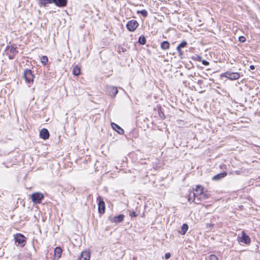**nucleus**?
I'll use <instances>...</instances> for the list:
<instances>
[{"label":"nucleus","instance_id":"f257e3e1","mask_svg":"<svg viewBox=\"0 0 260 260\" xmlns=\"http://www.w3.org/2000/svg\"><path fill=\"white\" fill-rule=\"evenodd\" d=\"M23 77L26 83H31L34 81V76L30 70H25L23 72Z\"/></svg>","mask_w":260,"mask_h":260},{"label":"nucleus","instance_id":"f03ea898","mask_svg":"<svg viewBox=\"0 0 260 260\" xmlns=\"http://www.w3.org/2000/svg\"><path fill=\"white\" fill-rule=\"evenodd\" d=\"M238 240L239 242L243 243L244 244H249L251 242L250 237L247 235L244 231L241 232V236L239 235Z\"/></svg>","mask_w":260,"mask_h":260},{"label":"nucleus","instance_id":"7ed1b4c3","mask_svg":"<svg viewBox=\"0 0 260 260\" xmlns=\"http://www.w3.org/2000/svg\"><path fill=\"white\" fill-rule=\"evenodd\" d=\"M15 242L23 247L26 243V238L21 234H17L14 236Z\"/></svg>","mask_w":260,"mask_h":260},{"label":"nucleus","instance_id":"20e7f679","mask_svg":"<svg viewBox=\"0 0 260 260\" xmlns=\"http://www.w3.org/2000/svg\"><path fill=\"white\" fill-rule=\"evenodd\" d=\"M44 198V195L41 192H35L31 196V199L35 203H40L41 200Z\"/></svg>","mask_w":260,"mask_h":260},{"label":"nucleus","instance_id":"39448f33","mask_svg":"<svg viewBox=\"0 0 260 260\" xmlns=\"http://www.w3.org/2000/svg\"><path fill=\"white\" fill-rule=\"evenodd\" d=\"M97 201L98 203V210L100 214H103L105 212V204L104 202L103 198L99 196L97 198Z\"/></svg>","mask_w":260,"mask_h":260},{"label":"nucleus","instance_id":"423d86ee","mask_svg":"<svg viewBox=\"0 0 260 260\" xmlns=\"http://www.w3.org/2000/svg\"><path fill=\"white\" fill-rule=\"evenodd\" d=\"M223 76L230 80H236L239 78L240 75L236 72H226L223 74Z\"/></svg>","mask_w":260,"mask_h":260},{"label":"nucleus","instance_id":"0eeeda50","mask_svg":"<svg viewBox=\"0 0 260 260\" xmlns=\"http://www.w3.org/2000/svg\"><path fill=\"white\" fill-rule=\"evenodd\" d=\"M138 25L139 23L136 20H131L127 22L126 27L129 31H134Z\"/></svg>","mask_w":260,"mask_h":260},{"label":"nucleus","instance_id":"6e6552de","mask_svg":"<svg viewBox=\"0 0 260 260\" xmlns=\"http://www.w3.org/2000/svg\"><path fill=\"white\" fill-rule=\"evenodd\" d=\"M124 217V216L123 214H120L116 216H110L109 219L111 222L117 223L122 221Z\"/></svg>","mask_w":260,"mask_h":260},{"label":"nucleus","instance_id":"1a4fd4ad","mask_svg":"<svg viewBox=\"0 0 260 260\" xmlns=\"http://www.w3.org/2000/svg\"><path fill=\"white\" fill-rule=\"evenodd\" d=\"M90 253L88 251L82 252L80 256L76 260H89Z\"/></svg>","mask_w":260,"mask_h":260},{"label":"nucleus","instance_id":"9d476101","mask_svg":"<svg viewBox=\"0 0 260 260\" xmlns=\"http://www.w3.org/2000/svg\"><path fill=\"white\" fill-rule=\"evenodd\" d=\"M40 136L44 140L48 139L49 137V133L48 131L46 128H43L40 132Z\"/></svg>","mask_w":260,"mask_h":260},{"label":"nucleus","instance_id":"9b49d317","mask_svg":"<svg viewBox=\"0 0 260 260\" xmlns=\"http://www.w3.org/2000/svg\"><path fill=\"white\" fill-rule=\"evenodd\" d=\"M55 2V0H39V4L41 7H46L48 4L54 3Z\"/></svg>","mask_w":260,"mask_h":260},{"label":"nucleus","instance_id":"f8f14e48","mask_svg":"<svg viewBox=\"0 0 260 260\" xmlns=\"http://www.w3.org/2000/svg\"><path fill=\"white\" fill-rule=\"evenodd\" d=\"M108 90L111 96H115L118 93V90L117 88L114 86L108 87Z\"/></svg>","mask_w":260,"mask_h":260},{"label":"nucleus","instance_id":"ddd939ff","mask_svg":"<svg viewBox=\"0 0 260 260\" xmlns=\"http://www.w3.org/2000/svg\"><path fill=\"white\" fill-rule=\"evenodd\" d=\"M112 128L116 131L119 134L122 135L124 134V131L119 125L114 123H111Z\"/></svg>","mask_w":260,"mask_h":260},{"label":"nucleus","instance_id":"4468645a","mask_svg":"<svg viewBox=\"0 0 260 260\" xmlns=\"http://www.w3.org/2000/svg\"><path fill=\"white\" fill-rule=\"evenodd\" d=\"M55 2H54L55 5L58 7H65L67 4V0H55Z\"/></svg>","mask_w":260,"mask_h":260},{"label":"nucleus","instance_id":"2eb2a0df","mask_svg":"<svg viewBox=\"0 0 260 260\" xmlns=\"http://www.w3.org/2000/svg\"><path fill=\"white\" fill-rule=\"evenodd\" d=\"M54 255L57 258L60 257L62 254V249L60 247H57L54 249Z\"/></svg>","mask_w":260,"mask_h":260},{"label":"nucleus","instance_id":"dca6fc26","mask_svg":"<svg viewBox=\"0 0 260 260\" xmlns=\"http://www.w3.org/2000/svg\"><path fill=\"white\" fill-rule=\"evenodd\" d=\"M227 175V173L226 172H223L221 173H219L214 176L213 177L212 179L213 180H220L224 177H225Z\"/></svg>","mask_w":260,"mask_h":260},{"label":"nucleus","instance_id":"f3484780","mask_svg":"<svg viewBox=\"0 0 260 260\" xmlns=\"http://www.w3.org/2000/svg\"><path fill=\"white\" fill-rule=\"evenodd\" d=\"M197 194L195 193L194 192H190L189 193L188 197V201L190 202L191 200L194 201L196 200H197V199L198 197H197Z\"/></svg>","mask_w":260,"mask_h":260},{"label":"nucleus","instance_id":"a211bd4d","mask_svg":"<svg viewBox=\"0 0 260 260\" xmlns=\"http://www.w3.org/2000/svg\"><path fill=\"white\" fill-rule=\"evenodd\" d=\"M204 188L201 185H197V187L195 189V193L197 194V197H198L199 196H200L201 194H202L203 192Z\"/></svg>","mask_w":260,"mask_h":260},{"label":"nucleus","instance_id":"6ab92c4d","mask_svg":"<svg viewBox=\"0 0 260 260\" xmlns=\"http://www.w3.org/2000/svg\"><path fill=\"white\" fill-rule=\"evenodd\" d=\"M8 50L13 54V55L9 56V58L11 59H13L14 55L17 52L16 49L13 46H11L8 47Z\"/></svg>","mask_w":260,"mask_h":260},{"label":"nucleus","instance_id":"aec40b11","mask_svg":"<svg viewBox=\"0 0 260 260\" xmlns=\"http://www.w3.org/2000/svg\"><path fill=\"white\" fill-rule=\"evenodd\" d=\"M209 195L208 193H207L206 192H204V191H203L202 194H201L200 196H199L198 198L197 199V200L200 201L202 199H203V200L207 199L209 198Z\"/></svg>","mask_w":260,"mask_h":260},{"label":"nucleus","instance_id":"412c9836","mask_svg":"<svg viewBox=\"0 0 260 260\" xmlns=\"http://www.w3.org/2000/svg\"><path fill=\"white\" fill-rule=\"evenodd\" d=\"M170 44L168 41H163L161 43V48L163 50H166L169 48Z\"/></svg>","mask_w":260,"mask_h":260},{"label":"nucleus","instance_id":"4be33fe9","mask_svg":"<svg viewBox=\"0 0 260 260\" xmlns=\"http://www.w3.org/2000/svg\"><path fill=\"white\" fill-rule=\"evenodd\" d=\"M73 74L75 76H78L80 74V69L78 66H75L73 70Z\"/></svg>","mask_w":260,"mask_h":260},{"label":"nucleus","instance_id":"5701e85b","mask_svg":"<svg viewBox=\"0 0 260 260\" xmlns=\"http://www.w3.org/2000/svg\"><path fill=\"white\" fill-rule=\"evenodd\" d=\"M188 230V225L186 224H183L182 226L181 234L184 235L186 233Z\"/></svg>","mask_w":260,"mask_h":260},{"label":"nucleus","instance_id":"b1692460","mask_svg":"<svg viewBox=\"0 0 260 260\" xmlns=\"http://www.w3.org/2000/svg\"><path fill=\"white\" fill-rule=\"evenodd\" d=\"M139 42L142 45H144L146 43V39L144 36H141L139 37Z\"/></svg>","mask_w":260,"mask_h":260},{"label":"nucleus","instance_id":"393cba45","mask_svg":"<svg viewBox=\"0 0 260 260\" xmlns=\"http://www.w3.org/2000/svg\"><path fill=\"white\" fill-rule=\"evenodd\" d=\"M41 61L43 64H46L48 61V57L46 56H42L41 58Z\"/></svg>","mask_w":260,"mask_h":260},{"label":"nucleus","instance_id":"a878e982","mask_svg":"<svg viewBox=\"0 0 260 260\" xmlns=\"http://www.w3.org/2000/svg\"><path fill=\"white\" fill-rule=\"evenodd\" d=\"M137 13L141 14L144 17H146L148 15L147 11L145 10L138 11Z\"/></svg>","mask_w":260,"mask_h":260},{"label":"nucleus","instance_id":"bb28decb","mask_svg":"<svg viewBox=\"0 0 260 260\" xmlns=\"http://www.w3.org/2000/svg\"><path fill=\"white\" fill-rule=\"evenodd\" d=\"M187 43L185 41L182 42L177 47V50H179V48H183L186 47Z\"/></svg>","mask_w":260,"mask_h":260},{"label":"nucleus","instance_id":"cd10ccee","mask_svg":"<svg viewBox=\"0 0 260 260\" xmlns=\"http://www.w3.org/2000/svg\"><path fill=\"white\" fill-rule=\"evenodd\" d=\"M208 260H218V258L215 255L211 254L209 256Z\"/></svg>","mask_w":260,"mask_h":260},{"label":"nucleus","instance_id":"c85d7f7f","mask_svg":"<svg viewBox=\"0 0 260 260\" xmlns=\"http://www.w3.org/2000/svg\"><path fill=\"white\" fill-rule=\"evenodd\" d=\"M239 41L240 42L244 43L246 41V38L244 36H240L239 38Z\"/></svg>","mask_w":260,"mask_h":260},{"label":"nucleus","instance_id":"c756f323","mask_svg":"<svg viewBox=\"0 0 260 260\" xmlns=\"http://www.w3.org/2000/svg\"><path fill=\"white\" fill-rule=\"evenodd\" d=\"M165 256L166 259H169L171 256V254L169 252L166 253L165 255Z\"/></svg>","mask_w":260,"mask_h":260},{"label":"nucleus","instance_id":"7c9ffc66","mask_svg":"<svg viewBox=\"0 0 260 260\" xmlns=\"http://www.w3.org/2000/svg\"><path fill=\"white\" fill-rule=\"evenodd\" d=\"M179 53V55L180 56H182V55H183V52L181 51V48H179V50H177Z\"/></svg>","mask_w":260,"mask_h":260},{"label":"nucleus","instance_id":"2f4dec72","mask_svg":"<svg viewBox=\"0 0 260 260\" xmlns=\"http://www.w3.org/2000/svg\"><path fill=\"white\" fill-rule=\"evenodd\" d=\"M202 63H203V64L205 65V66H208L209 64V62L205 60H203L202 61Z\"/></svg>","mask_w":260,"mask_h":260},{"label":"nucleus","instance_id":"473e14b6","mask_svg":"<svg viewBox=\"0 0 260 260\" xmlns=\"http://www.w3.org/2000/svg\"><path fill=\"white\" fill-rule=\"evenodd\" d=\"M130 216L131 217H136L137 216V214H136L135 212H133L132 213H130Z\"/></svg>","mask_w":260,"mask_h":260},{"label":"nucleus","instance_id":"72a5a7b5","mask_svg":"<svg viewBox=\"0 0 260 260\" xmlns=\"http://www.w3.org/2000/svg\"><path fill=\"white\" fill-rule=\"evenodd\" d=\"M255 69V67L253 65H251L250 66V70H254Z\"/></svg>","mask_w":260,"mask_h":260},{"label":"nucleus","instance_id":"f704fd0d","mask_svg":"<svg viewBox=\"0 0 260 260\" xmlns=\"http://www.w3.org/2000/svg\"><path fill=\"white\" fill-rule=\"evenodd\" d=\"M234 173L236 174L239 175L240 174V171H236L235 172H234Z\"/></svg>","mask_w":260,"mask_h":260},{"label":"nucleus","instance_id":"c9c22d12","mask_svg":"<svg viewBox=\"0 0 260 260\" xmlns=\"http://www.w3.org/2000/svg\"><path fill=\"white\" fill-rule=\"evenodd\" d=\"M207 225H209V226H212V224H207Z\"/></svg>","mask_w":260,"mask_h":260}]
</instances>
